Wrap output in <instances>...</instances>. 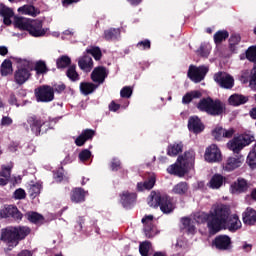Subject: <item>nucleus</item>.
<instances>
[{"label":"nucleus","mask_w":256,"mask_h":256,"mask_svg":"<svg viewBox=\"0 0 256 256\" xmlns=\"http://www.w3.org/2000/svg\"><path fill=\"white\" fill-rule=\"evenodd\" d=\"M195 220L201 225L207 224L209 235H217L225 229V204L216 203L208 213H197Z\"/></svg>","instance_id":"obj_1"},{"label":"nucleus","mask_w":256,"mask_h":256,"mask_svg":"<svg viewBox=\"0 0 256 256\" xmlns=\"http://www.w3.org/2000/svg\"><path fill=\"white\" fill-rule=\"evenodd\" d=\"M147 201L149 207H152L153 209H158V207H160V211H162L164 215H170V213H173L177 207L173 197L169 196V194L162 193L159 190L151 191Z\"/></svg>","instance_id":"obj_2"},{"label":"nucleus","mask_w":256,"mask_h":256,"mask_svg":"<svg viewBox=\"0 0 256 256\" xmlns=\"http://www.w3.org/2000/svg\"><path fill=\"white\" fill-rule=\"evenodd\" d=\"M18 64L17 70L14 73V81L16 85H24L31 78L33 71V62L27 59L16 58Z\"/></svg>","instance_id":"obj_3"},{"label":"nucleus","mask_w":256,"mask_h":256,"mask_svg":"<svg viewBox=\"0 0 256 256\" xmlns=\"http://www.w3.org/2000/svg\"><path fill=\"white\" fill-rule=\"evenodd\" d=\"M199 111H204L208 115H221L223 113V106L221 101L213 100L211 97L203 98L197 104Z\"/></svg>","instance_id":"obj_4"},{"label":"nucleus","mask_w":256,"mask_h":256,"mask_svg":"<svg viewBox=\"0 0 256 256\" xmlns=\"http://www.w3.org/2000/svg\"><path fill=\"white\" fill-rule=\"evenodd\" d=\"M255 141V137L251 134H241L237 137H234L227 143L228 149L234 153H239L247 145H251Z\"/></svg>","instance_id":"obj_5"},{"label":"nucleus","mask_w":256,"mask_h":256,"mask_svg":"<svg viewBox=\"0 0 256 256\" xmlns=\"http://www.w3.org/2000/svg\"><path fill=\"white\" fill-rule=\"evenodd\" d=\"M34 93L38 103H51L55 99V89L50 85H42Z\"/></svg>","instance_id":"obj_6"},{"label":"nucleus","mask_w":256,"mask_h":256,"mask_svg":"<svg viewBox=\"0 0 256 256\" xmlns=\"http://www.w3.org/2000/svg\"><path fill=\"white\" fill-rule=\"evenodd\" d=\"M209 73V66H195L191 64L188 68L187 77L193 83H201Z\"/></svg>","instance_id":"obj_7"},{"label":"nucleus","mask_w":256,"mask_h":256,"mask_svg":"<svg viewBox=\"0 0 256 256\" xmlns=\"http://www.w3.org/2000/svg\"><path fill=\"white\" fill-rule=\"evenodd\" d=\"M226 213V229L230 231L231 233H235V231H239L243 224L241 223V220L239 219V216L235 213V210L231 209L230 207H226L225 210Z\"/></svg>","instance_id":"obj_8"},{"label":"nucleus","mask_w":256,"mask_h":256,"mask_svg":"<svg viewBox=\"0 0 256 256\" xmlns=\"http://www.w3.org/2000/svg\"><path fill=\"white\" fill-rule=\"evenodd\" d=\"M0 217L2 219H9L11 217L14 221H21L23 219V213L15 205H5L0 209Z\"/></svg>","instance_id":"obj_9"},{"label":"nucleus","mask_w":256,"mask_h":256,"mask_svg":"<svg viewBox=\"0 0 256 256\" xmlns=\"http://www.w3.org/2000/svg\"><path fill=\"white\" fill-rule=\"evenodd\" d=\"M1 241L7 243L8 247H17L19 245V240L15 232V228H5L1 233Z\"/></svg>","instance_id":"obj_10"},{"label":"nucleus","mask_w":256,"mask_h":256,"mask_svg":"<svg viewBox=\"0 0 256 256\" xmlns=\"http://www.w3.org/2000/svg\"><path fill=\"white\" fill-rule=\"evenodd\" d=\"M204 159L207 163H219L221 161V150L216 144H211L205 150Z\"/></svg>","instance_id":"obj_11"},{"label":"nucleus","mask_w":256,"mask_h":256,"mask_svg":"<svg viewBox=\"0 0 256 256\" xmlns=\"http://www.w3.org/2000/svg\"><path fill=\"white\" fill-rule=\"evenodd\" d=\"M91 80L93 83H97L98 86L105 83L106 77H109V71L105 66H97L91 73Z\"/></svg>","instance_id":"obj_12"},{"label":"nucleus","mask_w":256,"mask_h":256,"mask_svg":"<svg viewBox=\"0 0 256 256\" xmlns=\"http://www.w3.org/2000/svg\"><path fill=\"white\" fill-rule=\"evenodd\" d=\"M28 33L31 37H45L47 30L43 28V21L31 20L30 27H28Z\"/></svg>","instance_id":"obj_13"},{"label":"nucleus","mask_w":256,"mask_h":256,"mask_svg":"<svg viewBox=\"0 0 256 256\" xmlns=\"http://www.w3.org/2000/svg\"><path fill=\"white\" fill-rule=\"evenodd\" d=\"M188 130L194 135H199L205 131V124L201 121V118L198 116H191L188 119Z\"/></svg>","instance_id":"obj_14"},{"label":"nucleus","mask_w":256,"mask_h":256,"mask_svg":"<svg viewBox=\"0 0 256 256\" xmlns=\"http://www.w3.org/2000/svg\"><path fill=\"white\" fill-rule=\"evenodd\" d=\"M27 123L32 133L36 135V137H39V135H41V127L45 125V121L36 115H31L27 118Z\"/></svg>","instance_id":"obj_15"},{"label":"nucleus","mask_w":256,"mask_h":256,"mask_svg":"<svg viewBox=\"0 0 256 256\" xmlns=\"http://www.w3.org/2000/svg\"><path fill=\"white\" fill-rule=\"evenodd\" d=\"M97 135V132L93 129H84L81 134L75 139V145L77 147H83L86 141H93V137Z\"/></svg>","instance_id":"obj_16"},{"label":"nucleus","mask_w":256,"mask_h":256,"mask_svg":"<svg viewBox=\"0 0 256 256\" xmlns=\"http://www.w3.org/2000/svg\"><path fill=\"white\" fill-rule=\"evenodd\" d=\"M249 189V182L245 178H238L237 181L231 184L230 193L239 194L245 193Z\"/></svg>","instance_id":"obj_17"},{"label":"nucleus","mask_w":256,"mask_h":256,"mask_svg":"<svg viewBox=\"0 0 256 256\" xmlns=\"http://www.w3.org/2000/svg\"><path fill=\"white\" fill-rule=\"evenodd\" d=\"M88 193L81 187L73 188L70 192V201L72 203H85V197H87Z\"/></svg>","instance_id":"obj_18"},{"label":"nucleus","mask_w":256,"mask_h":256,"mask_svg":"<svg viewBox=\"0 0 256 256\" xmlns=\"http://www.w3.org/2000/svg\"><path fill=\"white\" fill-rule=\"evenodd\" d=\"M167 172L170 175H176L177 177H185L189 172V169L182 162H178L170 165L167 168Z\"/></svg>","instance_id":"obj_19"},{"label":"nucleus","mask_w":256,"mask_h":256,"mask_svg":"<svg viewBox=\"0 0 256 256\" xmlns=\"http://www.w3.org/2000/svg\"><path fill=\"white\" fill-rule=\"evenodd\" d=\"M137 201V193L135 192H129V191H123L120 194V203L122 207H125L126 209L131 207Z\"/></svg>","instance_id":"obj_20"},{"label":"nucleus","mask_w":256,"mask_h":256,"mask_svg":"<svg viewBox=\"0 0 256 256\" xmlns=\"http://www.w3.org/2000/svg\"><path fill=\"white\" fill-rule=\"evenodd\" d=\"M183 163L188 169H193L195 165V151L189 150L184 155L178 156L177 163Z\"/></svg>","instance_id":"obj_21"},{"label":"nucleus","mask_w":256,"mask_h":256,"mask_svg":"<svg viewBox=\"0 0 256 256\" xmlns=\"http://www.w3.org/2000/svg\"><path fill=\"white\" fill-rule=\"evenodd\" d=\"M155 183H157V177L155 174H152L144 182H138L136 189L139 193L143 191H151V189L155 187Z\"/></svg>","instance_id":"obj_22"},{"label":"nucleus","mask_w":256,"mask_h":256,"mask_svg":"<svg viewBox=\"0 0 256 256\" xmlns=\"http://www.w3.org/2000/svg\"><path fill=\"white\" fill-rule=\"evenodd\" d=\"M0 15L3 17L4 25L9 26L13 23L11 18L14 17L15 12H13V9L7 7L5 4H0Z\"/></svg>","instance_id":"obj_23"},{"label":"nucleus","mask_w":256,"mask_h":256,"mask_svg":"<svg viewBox=\"0 0 256 256\" xmlns=\"http://www.w3.org/2000/svg\"><path fill=\"white\" fill-rule=\"evenodd\" d=\"M78 67L81 71H91V69H93V58L84 52L83 56L78 61Z\"/></svg>","instance_id":"obj_24"},{"label":"nucleus","mask_w":256,"mask_h":256,"mask_svg":"<svg viewBox=\"0 0 256 256\" xmlns=\"http://www.w3.org/2000/svg\"><path fill=\"white\" fill-rule=\"evenodd\" d=\"M242 221L245 225H255L256 211L253 208H247L242 214Z\"/></svg>","instance_id":"obj_25"},{"label":"nucleus","mask_w":256,"mask_h":256,"mask_svg":"<svg viewBox=\"0 0 256 256\" xmlns=\"http://www.w3.org/2000/svg\"><path fill=\"white\" fill-rule=\"evenodd\" d=\"M97 89H99V84H95L93 82L80 83V91L82 95H91V93H95V90Z\"/></svg>","instance_id":"obj_26"},{"label":"nucleus","mask_w":256,"mask_h":256,"mask_svg":"<svg viewBox=\"0 0 256 256\" xmlns=\"http://www.w3.org/2000/svg\"><path fill=\"white\" fill-rule=\"evenodd\" d=\"M31 25V20L23 17H15L14 19V27L20 29V31H29V27Z\"/></svg>","instance_id":"obj_27"},{"label":"nucleus","mask_w":256,"mask_h":256,"mask_svg":"<svg viewBox=\"0 0 256 256\" xmlns=\"http://www.w3.org/2000/svg\"><path fill=\"white\" fill-rule=\"evenodd\" d=\"M9 179H11V167L3 166L0 171V186L5 187L9 183Z\"/></svg>","instance_id":"obj_28"},{"label":"nucleus","mask_w":256,"mask_h":256,"mask_svg":"<svg viewBox=\"0 0 256 256\" xmlns=\"http://www.w3.org/2000/svg\"><path fill=\"white\" fill-rule=\"evenodd\" d=\"M181 223L183 225V229H185L186 233L189 235H195L196 227L195 224H193V220L189 217H183L181 219Z\"/></svg>","instance_id":"obj_29"},{"label":"nucleus","mask_w":256,"mask_h":256,"mask_svg":"<svg viewBox=\"0 0 256 256\" xmlns=\"http://www.w3.org/2000/svg\"><path fill=\"white\" fill-rule=\"evenodd\" d=\"M181 223L183 225V229H185L186 233L189 235H195L196 227L195 224H193V220L189 217H183L181 219Z\"/></svg>","instance_id":"obj_30"},{"label":"nucleus","mask_w":256,"mask_h":256,"mask_svg":"<svg viewBox=\"0 0 256 256\" xmlns=\"http://www.w3.org/2000/svg\"><path fill=\"white\" fill-rule=\"evenodd\" d=\"M18 13H22V15H31V17H37V15H39L41 12L33 5H24L18 8Z\"/></svg>","instance_id":"obj_31"},{"label":"nucleus","mask_w":256,"mask_h":256,"mask_svg":"<svg viewBox=\"0 0 256 256\" xmlns=\"http://www.w3.org/2000/svg\"><path fill=\"white\" fill-rule=\"evenodd\" d=\"M210 189H221L223 187V176L221 174H214L208 183Z\"/></svg>","instance_id":"obj_32"},{"label":"nucleus","mask_w":256,"mask_h":256,"mask_svg":"<svg viewBox=\"0 0 256 256\" xmlns=\"http://www.w3.org/2000/svg\"><path fill=\"white\" fill-rule=\"evenodd\" d=\"M183 152V142L174 143L169 145L167 148V155L170 157H177L180 153Z\"/></svg>","instance_id":"obj_33"},{"label":"nucleus","mask_w":256,"mask_h":256,"mask_svg":"<svg viewBox=\"0 0 256 256\" xmlns=\"http://www.w3.org/2000/svg\"><path fill=\"white\" fill-rule=\"evenodd\" d=\"M14 231L16 232V237L19 241H23L25 237H27L31 233V228L27 226H16L14 227Z\"/></svg>","instance_id":"obj_34"},{"label":"nucleus","mask_w":256,"mask_h":256,"mask_svg":"<svg viewBox=\"0 0 256 256\" xmlns=\"http://www.w3.org/2000/svg\"><path fill=\"white\" fill-rule=\"evenodd\" d=\"M85 53L86 55H91L95 59V61H101L103 57V52L98 46H90L85 50Z\"/></svg>","instance_id":"obj_35"},{"label":"nucleus","mask_w":256,"mask_h":256,"mask_svg":"<svg viewBox=\"0 0 256 256\" xmlns=\"http://www.w3.org/2000/svg\"><path fill=\"white\" fill-rule=\"evenodd\" d=\"M0 73L2 77H7V75L13 73V62L9 59H5L0 66Z\"/></svg>","instance_id":"obj_36"},{"label":"nucleus","mask_w":256,"mask_h":256,"mask_svg":"<svg viewBox=\"0 0 256 256\" xmlns=\"http://www.w3.org/2000/svg\"><path fill=\"white\" fill-rule=\"evenodd\" d=\"M187 191H189V184L187 182H179L172 188L174 195H186Z\"/></svg>","instance_id":"obj_37"},{"label":"nucleus","mask_w":256,"mask_h":256,"mask_svg":"<svg viewBox=\"0 0 256 256\" xmlns=\"http://www.w3.org/2000/svg\"><path fill=\"white\" fill-rule=\"evenodd\" d=\"M66 76L73 83H75L81 79V77L79 76V73L77 72V66L75 64L70 65L68 67V69L66 70Z\"/></svg>","instance_id":"obj_38"},{"label":"nucleus","mask_w":256,"mask_h":256,"mask_svg":"<svg viewBox=\"0 0 256 256\" xmlns=\"http://www.w3.org/2000/svg\"><path fill=\"white\" fill-rule=\"evenodd\" d=\"M202 94L199 92V90H194L191 92L186 93L182 98V103L184 105H189L193 99H201Z\"/></svg>","instance_id":"obj_39"},{"label":"nucleus","mask_w":256,"mask_h":256,"mask_svg":"<svg viewBox=\"0 0 256 256\" xmlns=\"http://www.w3.org/2000/svg\"><path fill=\"white\" fill-rule=\"evenodd\" d=\"M33 71H36V75H45V73L49 72V68H47L45 61L38 60L33 65Z\"/></svg>","instance_id":"obj_40"},{"label":"nucleus","mask_w":256,"mask_h":256,"mask_svg":"<svg viewBox=\"0 0 256 256\" xmlns=\"http://www.w3.org/2000/svg\"><path fill=\"white\" fill-rule=\"evenodd\" d=\"M159 234V230L157 229V226L154 224H146L144 226V235L147 237V239H153L156 235Z\"/></svg>","instance_id":"obj_41"},{"label":"nucleus","mask_w":256,"mask_h":256,"mask_svg":"<svg viewBox=\"0 0 256 256\" xmlns=\"http://www.w3.org/2000/svg\"><path fill=\"white\" fill-rule=\"evenodd\" d=\"M57 69H67L71 67V58L67 55H62L56 60Z\"/></svg>","instance_id":"obj_42"},{"label":"nucleus","mask_w":256,"mask_h":256,"mask_svg":"<svg viewBox=\"0 0 256 256\" xmlns=\"http://www.w3.org/2000/svg\"><path fill=\"white\" fill-rule=\"evenodd\" d=\"M26 217L30 223H34V225H39V223H43L45 221V217L37 212H28Z\"/></svg>","instance_id":"obj_43"},{"label":"nucleus","mask_w":256,"mask_h":256,"mask_svg":"<svg viewBox=\"0 0 256 256\" xmlns=\"http://www.w3.org/2000/svg\"><path fill=\"white\" fill-rule=\"evenodd\" d=\"M228 101L230 105L237 106V105H243V103H247L248 99L243 95L233 94L232 96H230Z\"/></svg>","instance_id":"obj_44"},{"label":"nucleus","mask_w":256,"mask_h":256,"mask_svg":"<svg viewBox=\"0 0 256 256\" xmlns=\"http://www.w3.org/2000/svg\"><path fill=\"white\" fill-rule=\"evenodd\" d=\"M242 164L243 162L239 158H229L226 163V171H233L241 167Z\"/></svg>","instance_id":"obj_45"},{"label":"nucleus","mask_w":256,"mask_h":256,"mask_svg":"<svg viewBox=\"0 0 256 256\" xmlns=\"http://www.w3.org/2000/svg\"><path fill=\"white\" fill-rule=\"evenodd\" d=\"M41 189H43L41 184H32L28 189V193L32 199H35V197H39V195H41Z\"/></svg>","instance_id":"obj_46"},{"label":"nucleus","mask_w":256,"mask_h":256,"mask_svg":"<svg viewBox=\"0 0 256 256\" xmlns=\"http://www.w3.org/2000/svg\"><path fill=\"white\" fill-rule=\"evenodd\" d=\"M153 247V244H151L150 241H144L140 243L139 245V253L141 256H149V251H151V248Z\"/></svg>","instance_id":"obj_47"},{"label":"nucleus","mask_w":256,"mask_h":256,"mask_svg":"<svg viewBox=\"0 0 256 256\" xmlns=\"http://www.w3.org/2000/svg\"><path fill=\"white\" fill-rule=\"evenodd\" d=\"M212 245L216 247L219 251H225V235L217 236L213 240Z\"/></svg>","instance_id":"obj_48"},{"label":"nucleus","mask_w":256,"mask_h":256,"mask_svg":"<svg viewBox=\"0 0 256 256\" xmlns=\"http://www.w3.org/2000/svg\"><path fill=\"white\" fill-rule=\"evenodd\" d=\"M119 35V29L110 28L104 31V39L106 41H113Z\"/></svg>","instance_id":"obj_49"},{"label":"nucleus","mask_w":256,"mask_h":256,"mask_svg":"<svg viewBox=\"0 0 256 256\" xmlns=\"http://www.w3.org/2000/svg\"><path fill=\"white\" fill-rule=\"evenodd\" d=\"M246 163L251 169H256V147L248 154Z\"/></svg>","instance_id":"obj_50"},{"label":"nucleus","mask_w":256,"mask_h":256,"mask_svg":"<svg viewBox=\"0 0 256 256\" xmlns=\"http://www.w3.org/2000/svg\"><path fill=\"white\" fill-rule=\"evenodd\" d=\"M240 41H241V36H239V34H233L229 38V49L232 53L235 51V47L239 45Z\"/></svg>","instance_id":"obj_51"},{"label":"nucleus","mask_w":256,"mask_h":256,"mask_svg":"<svg viewBox=\"0 0 256 256\" xmlns=\"http://www.w3.org/2000/svg\"><path fill=\"white\" fill-rule=\"evenodd\" d=\"M212 136L214 137V139L216 141H221V139H223V137H225V130L222 127H216L212 131Z\"/></svg>","instance_id":"obj_52"},{"label":"nucleus","mask_w":256,"mask_h":256,"mask_svg":"<svg viewBox=\"0 0 256 256\" xmlns=\"http://www.w3.org/2000/svg\"><path fill=\"white\" fill-rule=\"evenodd\" d=\"M54 179L57 183H61L65 179V169L63 167L58 168L54 171Z\"/></svg>","instance_id":"obj_53"},{"label":"nucleus","mask_w":256,"mask_h":256,"mask_svg":"<svg viewBox=\"0 0 256 256\" xmlns=\"http://www.w3.org/2000/svg\"><path fill=\"white\" fill-rule=\"evenodd\" d=\"M214 81L219 84L222 89H225V74L223 72H218L214 75Z\"/></svg>","instance_id":"obj_54"},{"label":"nucleus","mask_w":256,"mask_h":256,"mask_svg":"<svg viewBox=\"0 0 256 256\" xmlns=\"http://www.w3.org/2000/svg\"><path fill=\"white\" fill-rule=\"evenodd\" d=\"M225 41V30L218 31L214 34V43L216 45H221Z\"/></svg>","instance_id":"obj_55"},{"label":"nucleus","mask_w":256,"mask_h":256,"mask_svg":"<svg viewBox=\"0 0 256 256\" xmlns=\"http://www.w3.org/2000/svg\"><path fill=\"white\" fill-rule=\"evenodd\" d=\"M246 59L252 62L256 61V46H251L250 48H248V50L246 51Z\"/></svg>","instance_id":"obj_56"},{"label":"nucleus","mask_w":256,"mask_h":256,"mask_svg":"<svg viewBox=\"0 0 256 256\" xmlns=\"http://www.w3.org/2000/svg\"><path fill=\"white\" fill-rule=\"evenodd\" d=\"M133 95V89L129 86H125L120 91V97L122 99H129Z\"/></svg>","instance_id":"obj_57"},{"label":"nucleus","mask_w":256,"mask_h":256,"mask_svg":"<svg viewBox=\"0 0 256 256\" xmlns=\"http://www.w3.org/2000/svg\"><path fill=\"white\" fill-rule=\"evenodd\" d=\"M78 159H80V161H82L83 163H85V161H89V159H91V152L89 151V149H83L79 153Z\"/></svg>","instance_id":"obj_58"},{"label":"nucleus","mask_w":256,"mask_h":256,"mask_svg":"<svg viewBox=\"0 0 256 256\" xmlns=\"http://www.w3.org/2000/svg\"><path fill=\"white\" fill-rule=\"evenodd\" d=\"M235 85V78L233 76L226 74L225 75V89H233Z\"/></svg>","instance_id":"obj_59"},{"label":"nucleus","mask_w":256,"mask_h":256,"mask_svg":"<svg viewBox=\"0 0 256 256\" xmlns=\"http://www.w3.org/2000/svg\"><path fill=\"white\" fill-rule=\"evenodd\" d=\"M110 169L111 171H120L121 169V160L118 158H113L110 162Z\"/></svg>","instance_id":"obj_60"},{"label":"nucleus","mask_w":256,"mask_h":256,"mask_svg":"<svg viewBox=\"0 0 256 256\" xmlns=\"http://www.w3.org/2000/svg\"><path fill=\"white\" fill-rule=\"evenodd\" d=\"M138 49H143L144 51L147 49H151V41L149 39H145L137 43Z\"/></svg>","instance_id":"obj_61"},{"label":"nucleus","mask_w":256,"mask_h":256,"mask_svg":"<svg viewBox=\"0 0 256 256\" xmlns=\"http://www.w3.org/2000/svg\"><path fill=\"white\" fill-rule=\"evenodd\" d=\"M198 55H200V57H204L207 58L209 57V50L207 49V46L205 45H201L199 47V49L197 50Z\"/></svg>","instance_id":"obj_62"},{"label":"nucleus","mask_w":256,"mask_h":256,"mask_svg":"<svg viewBox=\"0 0 256 256\" xmlns=\"http://www.w3.org/2000/svg\"><path fill=\"white\" fill-rule=\"evenodd\" d=\"M25 197H27V193H25V191L22 188L16 189L14 192V198L15 199H25Z\"/></svg>","instance_id":"obj_63"},{"label":"nucleus","mask_w":256,"mask_h":256,"mask_svg":"<svg viewBox=\"0 0 256 256\" xmlns=\"http://www.w3.org/2000/svg\"><path fill=\"white\" fill-rule=\"evenodd\" d=\"M53 89H54V93L61 94V93H63V91H65L67 89V86L63 83L56 84V85H54Z\"/></svg>","instance_id":"obj_64"}]
</instances>
